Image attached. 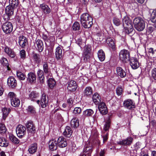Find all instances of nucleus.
<instances>
[{
	"label": "nucleus",
	"mask_w": 156,
	"mask_h": 156,
	"mask_svg": "<svg viewBox=\"0 0 156 156\" xmlns=\"http://www.w3.org/2000/svg\"><path fill=\"white\" fill-rule=\"evenodd\" d=\"M80 23L84 28H90L93 24V18L88 13H84L80 16Z\"/></svg>",
	"instance_id": "nucleus-1"
},
{
	"label": "nucleus",
	"mask_w": 156,
	"mask_h": 156,
	"mask_svg": "<svg viewBox=\"0 0 156 156\" xmlns=\"http://www.w3.org/2000/svg\"><path fill=\"white\" fill-rule=\"evenodd\" d=\"M122 22L126 32L129 34H132L134 29L132 22L130 18L128 16H125L123 19Z\"/></svg>",
	"instance_id": "nucleus-2"
},
{
	"label": "nucleus",
	"mask_w": 156,
	"mask_h": 156,
	"mask_svg": "<svg viewBox=\"0 0 156 156\" xmlns=\"http://www.w3.org/2000/svg\"><path fill=\"white\" fill-rule=\"evenodd\" d=\"M133 24L136 29L138 31L143 30L145 27L144 21L140 17H136L133 20Z\"/></svg>",
	"instance_id": "nucleus-3"
},
{
	"label": "nucleus",
	"mask_w": 156,
	"mask_h": 156,
	"mask_svg": "<svg viewBox=\"0 0 156 156\" xmlns=\"http://www.w3.org/2000/svg\"><path fill=\"white\" fill-rule=\"evenodd\" d=\"M119 58L123 62L125 63L130 57V54L129 51L123 49L119 52Z\"/></svg>",
	"instance_id": "nucleus-4"
},
{
	"label": "nucleus",
	"mask_w": 156,
	"mask_h": 156,
	"mask_svg": "<svg viewBox=\"0 0 156 156\" xmlns=\"http://www.w3.org/2000/svg\"><path fill=\"white\" fill-rule=\"evenodd\" d=\"M2 27L4 32L7 34H10L13 30L12 25L9 22H6L4 23L2 25Z\"/></svg>",
	"instance_id": "nucleus-5"
},
{
	"label": "nucleus",
	"mask_w": 156,
	"mask_h": 156,
	"mask_svg": "<svg viewBox=\"0 0 156 156\" xmlns=\"http://www.w3.org/2000/svg\"><path fill=\"white\" fill-rule=\"evenodd\" d=\"M14 8V7L11 5H9L6 7L5 9V17L7 16V18H5V19H7V20H10L13 15Z\"/></svg>",
	"instance_id": "nucleus-6"
},
{
	"label": "nucleus",
	"mask_w": 156,
	"mask_h": 156,
	"mask_svg": "<svg viewBox=\"0 0 156 156\" xmlns=\"http://www.w3.org/2000/svg\"><path fill=\"white\" fill-rule=\"evenodd\" d=\"M123 105L125 108L132 110L135 108V103L131 99H127L124 101Z\"/></svg>",
	"instance_id": "nucleus-7"
},
{
	"label": "nucleus",
	"mask_w": 156,
	"mask_h": 156,
	"mask_svg": "<svg viewBox=\"0 0 156 156\" xmlns=\"http://www.w3.org/2000/svg\"><path fill=\"white\" fill-rule=\"evenodd\" d=\"M16 132L18 136L21 137L26 133V128L21 125H19L16 128Z\"/></svg>",
	"instance_id": "nucleus-8"
},
{
	"label": "nucleus",
	"mask_w": 156,
	"mask_h": 156,
	"mask_svg": "<svg viewBox=\"0 0 156 156\" xmlns=\"http://www.w3.org/2000/svg\"><path fill=\"white\" fill-rule=\"evenodd\" d=\"M98 104V108L100 113L102 115L106 114L108 111L105 104L102 102H100Z\"/></svg>",
	"instance_id": "nucleus-9"
},
{
	"label": "nucleus",
	"mask_w": 156,
	"mask_h": 156,
	"mask_svg": "<svg viewBox=\"0 0 156 156\" xmlns=\"http://www.w3.org/2000/svg\"><path fill=\"white\" fill-rule=\"evenodd\" d=\"M7 83L8 86L12 89L15 88L17 85L16 80L13 76H10L8 78Z\"/></svg>",
	"instance_id": "nucleus-10"
},
{
	"label": "nucleus",
	"mask_w": 156,
	"mask_h": 156,
	"mask_svg": "<svg viewBox=\"0 0 156 156\" xmlns=\"http://www.w3.org/2000/svg\"><path fill=\"white\" fill-rule=\"evenodd\" d=\"M26 126L27 130L29 133H34L35 132V128L33 122L28 121L26 124Z\"/></svg>",
	"instance_id": "nucleus-11"
},
{
	"label": "nucleus",
	"mask_w": 156,
	"mask_h": 156,
	"mask_svg": "<svg viewBox=\"0 0 156 156\" xmlns=\"http://www.w3.org/2000/svg\"><path fill=\"white\" fill-rule=\"evenodd\" d=\"M57 142L58 146L60 147H65L67 144L66 139L63 136L59 137Z\"/></svg>",
	"instance_id": "nucleus-12"
},
{
	"label": "nucleus",
	"mask_w": 156,
	"mask_h": 156,
	"mask_svg": "<svg viewBox=\"0 0 156 156\" xmlns=\"http://www.w3.org/2000/svg\"><path fill=\"white\" fill-rule=\"evenodd\" d=\"M133 139L131 137H128L125 139L118 142V144L120 145L130 146L132 143Z\"/></svg>",
	"instance_id": "nucleus-13"
},
{
	"label": "nucleus",
	"mask_w": 156,
	"mask_h": 156,
	"mask_svg": "<svg viewBox=\"0 0 156 156\" xmlns=\"http://www.w3.org/2000/svg\"><path fill=\"white\" fill-rule=\"evenodd\" d=\"M93 148L94 147L92 144L88 143L85 146L83 151L87 154V156H91V154L92 152Z\"/></svg>",
	"instance_id": "nucleus-14"
},
{
	"label": "nucleus",
	"mask_w": 156,
	"mask_h": 156,
	"mask_svg": "<svg viewBox=\"0 0 156 156\" xmlns=\"http://www.w3.org/2000/svg\"><path fill=\"white\" fill-rule=\"evenodd\" d=\"M57 145V140L54 139L50 140L48 142L49 149L52 151L56 150Z\"/></svg>",
	"instance_id": "nucleus-15"
},
{
	"label": "nucleus",
	"mask_w": 156,
	"mask_h": 156,
	"mask_svg": "<svg viewBox=\"0 0 156 156\" xmlns=\"http://www.w3.org/2000/svg\"><path fill=\"white\" fill-rule=\"evenodd\" d=\"M130 65L133 69H137L139 66V62L137 59L132 58L129 60Z\"/></svg>",
	"instance_id": "nucleus-16"
},
{
	"label": "nucleus",
	"mask_w": 156,
	"mask_h": 156,
	"mask_svg": "<svg viewBox=\"0 0 156 156\" xmlns=\"http://www.w3.org/2000/svg\"><path fill=\"white\" fill-rule=\"evenodd\" d=\"M27 81L30 83H35L36 81V75L33 72L28 73L27 77Z\"/></svg>",
	"instance_id": "nucleus-17"
},
{
	"label": "nucleus",
	"mask_w": 156,
	"mask_h": 156,
	"mask_svg": "<svg viewBox=\"0 0 156 156\" xmlns=\"http://www.w3.org/2000/svg\"><path fill=\"white\" fill-rule=\"evenodd\" d=\"M77 86L76 82L74 80H71L68 83L67 89L71 91H74L76 90Z\"/></svg>",
	"instance_id": "nucleus-18"
},
{
	"label": "nucleus",
	"mask_w": 156,
	"mask_h": 156,
	"mask_svg": "<svg viewBox=\"0 0 156 156\" xmlns=\"http://www.w3.org/2000/svg\"><path fill=\"white\" fill-rule=\"evenodd\" d=\"M19 43L23 48H25L28 43L27 39L23 36H20L19 37Z\"/></svg>",
	"instance_id": "nucleus-19"
},
{
	"label": "nucleus",
	"mask_w": 156,
	"mask_h": 156,
	"mask_svg": "<svg viewBox=\"0 0 156 156\" xmlns=\"http://www.w3.org/2000/svg\"><path fill=\"white\" fill-rule=\"evenodd\" d=\"M44 72L42 70L39 69L37 72L38 78L41 83H43L44 82L45 77Z\"/></svg>",
	"instance_id": "nucleus-20"
},
{
	"label": "nucleus",
	"mask_w": 156,
	"mask_h": 156,
	"mask_svg": "<svg viewBox=\"0 0 156 156\" xmlns=\"http://www.w3.org/2000/svg\"><path fill=\"white\" fill-rule=\"evenodd\" d=\"M116 72L117 75L121 78L125 77L126 75V71L121 67H117Z\"/></svg>",
	"instance_id": "nucleus-21"
},
{
	"label": "nucleus",
	"mask_w": 156,
	"mask_h": 156,
	"mask_svg": "<svg viewBox=\"0 0 156 156\" xmlns=\"http://www.w3.org/2000/svg\"><path fill=\"white\" fill-rule=\"evenodd\" d=\"M63 54H62V49L59 47H57L55 52V55L56 59L58 60L62 59L63 58Z\"/></svg>",
	"instance_id": "nucleus-22"
},
{
	"label": "nucleus",
	"mask_w": 156,
	"mask_h": 156,
	"mask_svg": "<svg viewBox=\"0 0 156 156\" xmlns=\"http://www.w3.org/2000/svg\"><path fill=\"white\" fill-rule=\"evenodd\" d=\"M37 148V144L36 143L31 144L29 147L28 151L30 154H34L35 153Z\"/></svg>",
	"instance_id": "nucleus-23"
},
{
	"label": "nucleus",
	"mask_w": 156,
	"mask_h": 156,
	"mask_svg": "<svg viewBox=\"0 0 156 156\" xmlns=\"http://www.w3.org/2000/svg\"><path fill=\"white\" fill-rule=\"evenodd\" d=\"M29 99L33 101H35L39 96V94L35 91H33L29 94Z\"/></svg>",
	"instance_id": "nucleus-24"
},
{
	"label": "nucleus",
	"mask_w": 156,
	"mask_h": 156,
	"mask_svg": "<svg viewBox=\"0 0 156 156\" xmlns=\"http://www.w3.org/2000/svg\"><path fill=\"white\" fill-rule=\"evenodd\" d=\"M32 58L36 63L38 64L41 62V56L39 54L33 53L32 54Z\"/></svg>",
	"instance_id": "nucleus-25"
},
{
	"label": "nucleus",
	"mask_w": 156,
	"mask_h": 156,
	"mask_svg": "<svg viewBox=\"0 0 156 156\" xmlns=\"http://www.w3.org/2000/svg\"><path fill=\"white\" fill-rule=\"evenodd\" d=\"M5 52L11 58H14L16 55L14 52L11 48L6 46L4 49Z\"/></svg>",
	"instance_id": "nucleus-26"
},
{
	"label": "nucleus",
	"mask_w": 156,
	"mask_h": 156,
	"mask_svg": "<svg viewBox=\"0 0 156 156\" xmlns=\"http://www.w3.org/2000/svg\"><path fill=\"white\" fill-rule=\"evenodd\" d=\"M43 71L45 74H49L50 73V69L49 67L48 62H42Z\"/></svg>",
	"instance_id": "nucleus-27"
},
{
	"label": "nucleus",
	"mask_w": 156,
	"mask_h": 156,
	"mask_svg": "<svg viewBox=\"0 0 156 156\" xmlns=\"http://www.w3.org/2000/svg\"><path fill=\"white\" fill-rule=\"evenodd\" d=\"M73 133V131L70 127L69 126H67L65 131L63 132V135L67 137H70Z\"/></svg>",
	"instance_id": "nucleus-28"
},
{
	"label": "nucleus",
	"mask_w": 156,
	"mask_h": 156,
	"mask_svg": "<svg viewBox=\"0 0 156 156\" xmlns=\"http://www.w3.org/2000/svg\"><path fill=\"white\" fill-rule=\"evenodd\" d=\"M79 124V120L78 119L74 117L72 119L71 121V125L72 127L74 128L77 127Z\"/></svg>",
	"instance_id": "nucleus-29"
},
{
	"label": "nucleus",
	"mask_w": 156,
	"mask_h": 156,
	"mask_svg": "<svg viewBox=\"0 0 156 156\" xmlns=\"http://www.w3.org/2000/svg\"><path fill=\"white\" fill-rule=\"evenodd\" d=\"M37 47L38 51L41 52L44 49V45L43 41L41 40L38 39L36 41Z\"/></svg>",
	"instance_id": "nucleus-30"
},
{
	"label": "nucleus",
	"mask_w": 156,
	"mask_h": 156,
	"mask_svg": "<svg viewBox=\"0 0 156 156\" xmlns=\"http://www.w3.org/2000/svg\"><path fill=\"white\" fill-rule=\"evenodd\" d=\"M48 100L46 99V95L43 94L41 98V105L42 108H45L48 105Z\"/></svg>",
	"instance_id": "nucleus-31"
},
{
	"label": "nucleus",
	"mask_w": 156,
	"mask_h": 156,
	"mask_svg": "<svg viewBox=\"0 0 156 156\" xmlns=\"http://www.w3.org/2000/svg\"><path fill=\"white\" fill-rule=\"evenodd\" d=\"M92 99L95 104H98L101 102V98L99 95L97 93H95L93 95Z\"/></svg>",
	"instance_id": "nucleus-32"
},
{
	"label": "nucleus",
	"mask_w": 156,
	"mask_h": 156,
	"mask_svg": "<svg viewBox=\"0 0 156 156\" xmlns=\"http://www.w3.org/2000/svg\"><path fill=\"white\" fill-rule=\"evenodd\" d=\"M107 43L108 45L113 50H115V41L111 38H108L107 40Z\"/></svg>",
	"instance_id": "nucleus-33"
},
{
	"label": "nucleus",
	"mask_w": 156,
	"mask_h": 156,
	"mask_svg": "<svg viewBox=\"0 0 156 156\" xmlns=\"http://www.w3.org/2000/svg\"><path fill=\"white\" fill-rule=\"evenodd\" d=\"M98 55L101 61L103 62L105 60V55L104 51L102 49L99 50L98 53Z\"/></svg>",
	"instance_id": "nucleus-34"
},
{
	"label": "nucleus",
	"mask_w": 156,
	"mask_h": 156,
	"mask_svg": "<svg viewBox=\"0 0 156 156\" xmlns=\"http://www.w3.org/2000/svg\"><path fill=\"white\" fill-rule=\"evenodd\" d=\"M41 8L42 10L46 14H49L51 12V9L46 5L43 4L41 5Z\"/></svg>",
	"instance_id": "nucleus-35"
},
{
	"label": "nucleus",
	"mask_w": 156,
	"mask_h": 156,
	"mask_svg": "<svg viewBox=\"0 0 156 156\" xmlns=\"http://www.w3.org/2000/svg\"><path fill=\"white\" fill-rule=\"evenodd\" d=\"M11 105L15 107H18L20 104V101L18 98H17L12 99L11 101Z\"/></svg>",
	"instance_id": "nucleus-36"
},
{
	"label": "nucleus",
	"mask_w": 156,
	"mask_h": 156,
	"mask_svg": "<svg viewBox=\"0 0 156 156\" xmlns=\"http://www.w3.org/2000/svg\"><path fill=\"white\" fill-rule=\"evenodd\" d=\"M93 92L91 87H87L84 90V96H89L91 95Z\"/></svg>",
	"instance_id": "nucleus-37"
},
{
	"label": "nucleus",
	"mask_w": 156,
	"mask_h": 156,
	"mask_svg": "<svg viewBox=\"0 0 156 156\" xmlns=\"http://www.w3.org/2000/svg\"><path fill=\"white\" fill-rule=\"evenodd\" d=\"M1 61L2 64L4 66H5L8 70H10V68L9 67L8 62L6 58H5L3 57L2 58Z\"/></svg>",
	"instance_id": "nucleus-38"
},
{
	"label": "nucleus",
	"mask_w": 156,
	"mask_h": 156,
	"mask_svg": "<svg viewBox=\"0 0 156 156\" xmlns=\"http://www.w3.org/2000/svg\"><path fill=\"white\" fill-rule=\"evenodd\" d=\"M94 112L91 109H87L83 112V115L86 117H90L94 114Z\"/></svg>",
	"instance_id": "nucleus-39"
},
{
	"label": "nucleus",
	"mask_w": 156,
	"mask_h": 156,
	"mask_svg": "<svg viewBox=\"0 0 156 156\" xmlns=\"http://www.w3.org/2000/svg\"><path fill=\"white\" fill-rule=\"evenodd\" d=\"M9 144V142L3 137L0 138V146L1 147H6Z\"/></svg>",
	"instance_id": "nucleus-40"
},
{
	"label": "nucleus",
	"mask_w": 156,
	"mask_h": 156,
	"mask_svg": "<svg viewBox=\"0 0 156 156\" xmlns=\"http://www.w3.org/2000/svg\"><path fill=\"white\" fill-rule=\"evenodd\" d=\"M10 110V108H4L2 109L3 112V118L4 120H5L7 116L9 113Z\"/></svg>",
	"instance_id": "nucleus-41"
},
{
	"label": "nucleus",
	"mask_w": 156,
	"mask_h": 156,
	"mask_svg": "<svg viewBox=\"0 0 156 156\" xmlns=\"http://www.w3.org/2000/svg\"><path fill=\"white\" fill-rule=\"evenodd\" d=\"M48 83L49 87L51 88H52L55 86L56 82L54 79L50 78L48 80Z\"/></svg>",
	"instance_id": "nucleus-42"
},
{
	"label": "nucleus",
	"mask_w": 156,
	"mask_h": 156,
	"mask_svg": "<svg viewBox=\"0 0 156 156\" xmlns=\"http://www.w3.org/2000/svg\"><path fill=\"white\" fill-rule=\"evenodd\" d=\"M10 140L14 144H17L19 143L20 140L14 136L11 135L9 136Z\"/></svg>",
	"instance_id": "nucleus-43"
},
{
	"label": "nucleus",
	"mask_w": 156,
	"mask_h": 156,
	"mask_svg": "<svg viewBox=\"0 0 156 156\" xmlns=\"http://www.w3.org/2000/svg\"><path fill=\"white\" fill-rule=\"evenodd\" d=\"M42 38L43 40L45 42H50L51 41L50 40V38L52 37L50 36L48 34H45L43 33L42 34Z\"/></svg>",
	"instance_id": "nucleus-44"
},
{
	"label": "nucleus",
	"mask_w": 156,
	"mask_h": 156,
	"mask_svg": "<svg viewBox=\"0 0 156 156\" xmlns=\"http://www.w3.org/2000/svg\"><path fill=\"white\" fill-rule=\"evenodd\" d=\"M6 131V129L5 125L2 123H0V133H5Z\"/></svg>",
	"instance_id": "nucleus-45"
},
{
	"label": "nucleus",
	"mask_w": 156,
	"mask_h": 156,
	"mask_svg": "<svg viewBox=\"0 0 156 156\" xmlns=\"http://www.w3.org/2000/svg\"><path fill=\"white\" fill-rule=\"evenodd\" d=\"M80 24L78 22H75L73 24L72 28L73 30L76 31L80 30Z\"/></svg>",
	"instance_id": "nucleus-46"
},
{
	"label": "nucleus",
	"mask_w": 156,
	"mask_h": 156,
	"mask_svg": "<svg viewBox=\"0 0 156 156\" xmlns=\"http://www.w3.org/2000/svg\"><path fill=\"white\" fill-rule=\"evenodd\" d=\"M16 75L18 78L20 80H24L25 78V75L21 72H17Z\"/></svg>",
	"instance_id": "nucleus-47"
},
{
	"label": "nucleus",
	"mask_w": 156,
	"mask_h": 156,
	"mask_svg": "<svg viewBox=\"0 0 156 156\" xmlns=\"http://www.w3.org/2000/svg\"><path fill=\"white\" fill-rule=\"evenodd\" d=\"M10 5L11 6L15 8L18 5L19 2L18 0H9Z\"/></svg>",
	"instance_id": "nucleus-48"
},
{
	"label": "nucleus",
	"mask_w": 156,
	"mask_h": 156,
	"mask_svg": "<svg viewBox=\"0 0 156 156\" xmlns=\"http://www.w3.org/2000/svg\"><path fill=\"white\" fill-rule=\"evenodd\" d=\"M151 20L152 22L154 23L156 22V10H154L151 14Z\"/></svg>",
	"instance_id": "nucleus-49"
},
{
	"label": "nucleus",
	"mask_w": 156,
	"mask_h": 156,
	"mask_svg": "<svg viewBox=\"0 0 156 156\" xmlns=\"http://www.w3.org/2000/svg\"><path fill=\"white\" fill-rule=\"evenodd\" d=\"M100 141L98 139H96L94 142V144L93 146L94 147H96V148H99L100 146Z\"/></svg>",
	"instance_id": "nucleus-50"
},
{
	"label": "nucleus",
	"mask_w": 156,
	"mask_h": 156,
	"mask_svg": "<svg viewBox=\"0 0 156 156\" xmlns=\"http://www.w3.org/2000/svg\"><path fill=\"white\" fill-rule=\"evenodd\" d=\"M123 88L122 86H118L116 89V93L118 95H120L122 92Z\"/></svg>",
	"instance_id": "nucleus-51"
},
{
	"label": "nucleus",
	"mask_w": 156,
	"mask_h": 156,
	"mask_svg": "<svg viewBox=\"0 0 156 156\" xmlns=\"http://www.w3.org/2000/svg\"><path fill=\"white\" fill-rule=\"evenodd\" d=\"M113 22L114 24L116 26H119L121 23V22L120 20L116 17H114L113 18Z\"/></svg>",
	"instance_id": "nucleus-52"
},
{
	"label": "nucleus",
	"mask_w": 156,
	"mask_h": 156,
	"mask_svg": "<svg viewBox=\"0 0 156 156\" xmlns=\"http://www.w3.org/2000/svg\"><path fill=\"white\" fill-rule=\"evenodd\" d=\"M20 58L23 59H24L26 58V51L24 50H22L20 51Z\"/></svg>",
	"instance_id": "nucleus-53"
},
{
	"label": "nucleus",
	"mask_w": 156,
	"mask_h": 156,
	"mask_svg": "<svg viewBox=\"0 0 156 156\" xmlns=\"http://www.w3.org/2000/svg\"><path fill=\"white\" fill-rule=\"evenodd\" d=\"M8 97L9 98L11 101L12 99H13L16 98V95L15 93L13 92H9L8 94Z\"/></svg>",
	"instance_id": "nucleus-54"
},
{
	"label": "nucleus",
	"mask_w": 156,
	"mask_h": 156,
	"mask_svg": "<svg viewBox=\"0 0 156 156\" xmlns=\"http://www.w3.org/2000/svg\"><path fill=\"white\" fill-rule=\"evenodd\" d=\"M81 112V109L80 107H76L73 111V112L75 114H79Z\"/></svg>",
	"instance_id": "nucleus-55"
},
{
	"label": "nucleus",
	"mask_w": 156,
	"mask_h": 156,
	"mask_svg": "<svg viewBox=\"0 0 156 156\" xmlns=\"http://www.w3.org/2000/svg\"><path fill=\"white\" fill-rule=\"evenodd\" d=\"M151 77L154 80H156V68L154 69L151 71Z\"/></svg>",
	"instance_id": "nucleus-56"
},
{
	"label": "nucleus",
	"mask_w": 156,
	"mask_h": 156,
	"mask_svg": "<svg viewBox=\"0 0 156 156\" xmlns=\"http://www.w3.org/2000/svg\"><path fill=\"white\" fill-rule=\"evenodd\" d=\"M28 111L31 113H34L35 112V108L34 107L32 106H29L27 108Z\"/></svg>",
	"instance_id": "nucleus-57"
},
{
	"label": "nucleus",
	"mask_w": 156,
	"mask_h": 156,
	"mask_svg": "<svg viewBox=\"0 0 156 156\" xmlns=\"http://www.w3.org/2000/svg\"><path fill=\"white\" fill-rule=\"evenodd\" d=\"M91 50L90 47L89 45H86L84 48V52L89 53Z\"/></svg>",
	"instance_id": "nucleus-58"
},
{
	"label": "nucleus",
	"mask_w": 156,
	"mask_h": 156,
	"mask_svg": "<svg viewBox=\"0 0 156 156\" xmlns=\"http://www.w3.org/2000/svg\"><path fill=\"white\" fill-rule=\"evenodd\" d=\"M154 27L152 26H149L147 28V31L149 34L152 33L154 30Z\"/></svg>",
	"instance_id": "nucleus-59"
},
{
	"label": "nucleus",
	"mask_w": 156,
	"mask_h": 156,
	"mask_svg": "<svg viewBox=\"0 0 156 156\" xmlns=\"http://www.w3.org/2000/svg\"><path fill=\"white\" fill-rule=\"evenodd\" d=\"M89 53H86L84 52V54L83 55V60L84 61H87L88 58H90V56L88 54Z\"/></svg>",
	"instance_id": "nucleus-60"
},
{
	"label": "nucleus",
	"mask_w": 156,
	"mask_h": 156,
	"mask_svg": "<svg viewBox=\"0 0 156 156\" xmlns=\"http://www.w3.org/2000/svg\"><path fill=\"white\" fill-rule=\"evenodd\" d=\"M109 122L108 121V122H106L104 126V129L105 131H107L108 130L110 126V124H109Z\"/></svg>",
	"instance_id": "nucleus-61"
},
{
	"label": "nucleus",
	"mask_w": 156,
	"mask_h": 156,
	"mask_svg": "<svg viewBox=\"0 0 156 156\" xmlns=\"http://www.w3.org/2000/svg\"><path fill=\"white\" fill-rule=\"evenodd\" d=\"M77 149L76 145L75 144H73L72 146V148L70 149V151L72 153H74Z\"/></svg>",
	"instance_id": "nucleus-62"
},
{
	"label": "nucleus",
	"mask_w": 156,
	"mask_h": 156,
	"mask_svg": "<svg viewBox=\"0 0 156 156\" xmlns=\"http://www.w3.org/2000/svg\"><path fill=\"white\" fill-rule=\"evenodd\" d=\"M108 134L107 133L106 134L102 136L103 138V142L104 143L108 139Z\"/></svg>",
	"instance_id": "nucleus-63"
},
{
	"label": "nucleus",
	"mask_w": 156,
	"mask_h": 156,
	"mask_svg": "<svg viewBox=\"0 0 156 156\" xmlns=\"http://www.w3.org/2000/svg\"><path fill=\"white\" fill-rule=\"evenodd\" d=\"M151 124L153 126H156V121L153 120L151 121Z\"/></svg>",
	"instance_id": "nucleus-64"
}]
</instances>
